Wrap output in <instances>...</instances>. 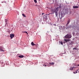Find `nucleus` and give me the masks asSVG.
<instances>
[{"label":"nucleus","instance_id":"nucleus-1","mask_svg":"<svg viewBox=\"0 0 79 79\" xmlns=\"http://www.w3.org/2000/svg\"><path fill=\"white\" fill-rule=\"evenodd\" d=\"M67 10H60L59 12V14H60V15L61 17H63L65 15V14H67Z\"/></svg>","mask_w":79,"mask_h":79},{"label":"nucleus","instance_id":"nucleus-2","mask_svg":"<svg viewBox=\"0 0 79 79\" xmlns=\"http://www.w3.org/2000/svg\"><path fill=\"white\" fill-rule=\"evenodd\" d=\"M65 38H67V39H70L71 37V35L69 34H67V35H65Z\"/></svg>","mask_w":79,"mask_h":79},{"label":"nucleus","instance_id":"nucleus-3","mask_svg":"<svg viewBox=\"0 0 79 79\" xmlns=\"http://www.w3.org/2000/svg\"><path fill=\"white\" fill-rule=\"evenodd\" d=\"M58 11V10H54V13H55L56 16H58V13H57Z\"/></svg>","mask_w":79,"mask_h":79},{"label":"nucleus","instance_id":"nucleus-4","mask_svg":"<svg viewBox=\"0 0 79 79\" xmlns=\"http://www.w3.org/2000/svg\"><path fill=\"white\" fill-rule=\"evenodd\" d=\"M8 20L6 19H5V26L7 24H8Z\"/></svg>","mask_w":79,"mask_h":79},{"label":"nucleus","instance_id":"nucleus-5","mask_svg":"<svg viewBox=\"0 0 79 79\" xmlns=\"http://www.w3.org/2000/svg\"><path fill=\"white\" fill-rule=\"evenodd\" d=\"M14 37V34H11L10 35V37H11V38H12Z\"/></svg>","mask_w":79,"mask_h":79},{"label":"nucleus","instance_id":"nucleus-6","mask_svg":"<svg viewBox=\"0 0 79 79\" xmlns=\"http://www.w3.org/2000/svg\"><path fill=\"white\" fill-rule=\"evenodd\" d=\"M47 16H48V15L46 14L44 16H43V18L45 19H46L47 18Z\"/></svg>","mask_w":79,"mask_h":79},{"label":"nucleus","instance_id":"nucleus-7","mask_svg":"<svg viewBox=\"0 0 79 79\" xmlns=\"http://www.w3.org/2000/svg\"><path fill=\"white\" fill-rule=\"evenodd\" d=\"M31 44L32 46H34V45H35L36 46L37 44H34V43L33 42H31Z\"/></svg>","mask_w":79,"mask_h":79},{"label":"nucleus","instance_id":"nucleus-8","mask_svg":"<svg viewBox=\"0 0 79 79\" xmlns=\"http://www.w3.org/2000/svg\"><path fill=\"white\" fill-rule=\"evenodd\" d=\"M0 51L3 52L4 51L3 49V48L2 47L0 46Z\"/></svg>","mask_w":79,"mask_h":79},{"label":"nucleus","instance_id":"nucleus-9","mask_svg":"<svg viewBox=\"0 0 79 79\" xmlns=\"http://www.w3.org/2000/svg\"><path fill=\"white\" fill-rule=\"evenodd\" d=\"M70 41V40L68 39V40H66V39H64V41L65 42H67L69 41Z\"/></svg>","mask_w":79,"mask_h":79},{"label":"nucleus","instance_id":"nucleus-10","mask_svg":"<svg viewBox=\"0 0 79 79\" xmlns=\"http://www.w3.org/2000/svg\"><path fill=\"white\" fill-rule=\"evenodd\" d=\"M61 3H60V5L59 6V9H61V7H62V6H61Z\"/></svg>","mask_w":79,"mask_h":79},{"label":"nucleus","instance_id":"nucleus-11","mask_svg":"<svg viewBox=\"0 0 79 79\" xmlns=\"http://www.w3.org/2000/svg\"><path fill=\"white\" fill-rule=\"evenodd\" d=\"M73 8H79V6H73Z\"/></svg>","mask_w":79,"mask_h":79},{"label":"nucleus","instance_id":"nucleus-12","mask_svg":"<svg viewBox=\"0 0 79 79\" xmlns=\"http://www.w3.org/2000/svg\"><path fill=\"white\" fill-rule=\"evenodd\" d=\"M24 56L23 55H22L19 56H18V57L20 58H23L24 57Z\"/></svg>","mask_w":79,"mask_h":79},{"label":"nucleus","instance_id":"nucleus-13","mask_svg":"<svg viewBox=\"0 0 79 79\" xmlns=\"http://www.w3.org/2000/svg\"><path fill=\"white\" fill-rule=\"evenodd\" d=\"M70 20H69L67 21V25L69 24L70 23Z\"/></svg>","mask_w":79,"mask_h":79},{"label":"nucleus","instance_id":"nucleus-14","mask_svg":"<svg viewBox=\"0 0 79 79\" xmlns=\"http://www.w3.org/2000/svg\"><path fill=\"white\" fill-rule=\"evenodd\" d=\"M49 64L52 65H53L54 64V62L49 63Z\"/></svg>","mask_w":79,"mask_h":79},{"label":"nucleus","instance_id":"nucleus-15","mask_svg":"<svg viewBox=\"0 0 79 79\" xmlns=\"http://www.w3.org/2000/svg\"><path fill=\"white\" fill-rule=\"evenodd\" d=\"M60 8H59L58 7H57V8H56V10H58Z\"/></svg>","mask_w":79,"mask_h":79},{"label":"nucleus","instance_id":"nucleus-16","mask_svg":"<svg viewBox=\"0 0 79 79\" xmlns=\"http://www.w3.org/2000/svg\"><path fill=\"white\" fill-rule=\"evenodd\" d=\"M22 15H23V16H24V17H26V16H25V15H24V14H22Z\"/></svg>","mask_w":79,"mask_h":79},{"label":"nucleus","instance_id":"nucleus-17","mask_svg":"<svg viewBox=\"0 0 79 79\" xmlns=\"http://www.w3.org/2000/svg\"><path fill=\"white\" fill-rule=\"evenodd\" d=\"M73 73H75H75H77V71H76V72L73 71Z\"/></svg>","mask_w":79,"mask_h":79},{"label":"nucleus","instance_id":"nucleus-18","mask_svg":"<svg viewBox=\"0 0 79 79\" xmlns=\"http://www.w3.org/2000/svg\"><path fill=\"white\" fill-rule=\"evenodd\" d=\"M73 67H72V68H71L70 69V70H73Z\"/></svg>","mask_w":79,"mask_h":79},{"label":"nucleus","instance_id":"nucleus-19","mask_svg":"<svg viewBox=\"0 0 79 79\" xmlns=\"http://www.w3.org/2000/svg\"><path fill=\"white\" fill-rule=\"evenodd\" d=\"M34 2L35 3H36L37 2V0H34Z\"/></svg>","mask_w":79,"mask_h":79},{"label":"nucleus","instance_id":"nucleus-20","mask_svg":"<svg viewBox=\"0 0 79 79\" xmlns=\"http://www.w3.org/2000/svg\"><path fill=\"white\" fill-rule=\"evenodd\" d=\"M73 50H77V48H73Z\"/></svg>","mask_w":79,"mask_h":79},{"label":"nucleus","instance_id":"nucleus-21","mask_svg":"<svg viewBox=\"0 0 79 79\" xmlns=\"http://www.w3.org/2000/svg\"><path fill=\"white\" fill-rule=\"evenodd\" d=\"M60 44H61L62 45H63V43L62 42H60Z\"/></svg>","mask_w":79,"mask_h":79},{"label":"nucleus","instance_id":"nucleus-22","mask_svg":"<svg viewBox=\"0 0 79 79\" xmlns=\"http://www.w3.org/2000/svg\"><path fill=\"white\" fill-rule=\"evenodd\" d=\"M24 33H26L28 35V33H27V32H26V31H25V32H24Z\"/></svg>","mask_w":79,"mask_h":79},{"label":"nucleus","instance_id":"nucleus-23","mask_svg":"<svg viewBox=\"0 0 79 79\" xmlns=\"http://www.w3.org/2000/svg\"><path fill=\"white\" fill-rule=\"evenodd\" d=\"M77 71L79 73V69H78Z\"/></svg>","mask_w":79,"mask_h":79},{"label":"nucleus","instance_id":"nucleus-24","mask_svg":"<svg viewBox=\"0 0 79 79\" xmlns=\"http://www.w3.org/2000/svg\"><path fill=\"white\" fill-rule=\"evenodd\" d=\"M43 66H45L46 67L47 65H43Z\"/></svg>","mask_w":79,"mask_h":79},{"label":"nucleus","instance_id":"nucleus-25","mask_svg":"<svg viewBox=\"0 0 79 79\" xmlns=\"http://www.w3.org/2000/svg\"><path fill=\"white\" fill-rule=\"evenodd\" d=\"M44 13H42V15H43L44 14Z\"/></svg>","mask_w":79,"mask_h":79},{"label":"nucleus","instance_id":"nucleus-26","mask_svg":"<svg viewBox=\"0 0 79 79\" xmlns=\"http://www.w3.org/2000/svg\"><path fill=\"white\" fill-rule=\"evenodd\" d=\"M39 1H40V0H38Z\"/></svg>","mask_w":79,"mask_h":79},{"label":"nucleus","instance_id":"nucleus-27","mask_svg":"<svg viewBox=\"0 0 79 79\" xmlns=\"http://www.w3.org/2000/svg\"><path fill=\"white\" fill-rule=\"evenodd\" d=\"M59 20V19H58V20Z\"/></svg>","mask_w":79,"mask_h":79},{"label":"nucleus","instance_id":"nucleus-28","mask_svg":"<svg viewBox=\"0 0 79 79\" xmlns=\"http://www.w3.org/2000/svg\"><path fill=\"white\" fill-rule=\"evenodd\" d=\"M77 66H79V64Z\"/></svg>","mask_w":79,"mask_h":79}]
</instances>
